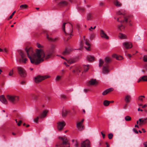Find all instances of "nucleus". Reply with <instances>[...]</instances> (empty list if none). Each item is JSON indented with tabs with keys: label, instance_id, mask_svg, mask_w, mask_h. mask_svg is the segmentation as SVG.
<instances>
[{
	"label": "nucleus",
	"instance_id": "nucleus-55",
	"mask_svg": "<svg viewBox=\"0 0 147 147\" xmlns=\"http://www.w3.org/2000/svg\"><path fill=\"white\" fill-rule=\"evenodd\" d=\"M93 28L92 26H91L90 28L89 29V30L91 32H92L93 31Z\"/></svg>",
	"mask_w": 147,
	"mask_h": 147
},
{
	"label": "nucleus",
	"instance_id": "nucleus-18",
	"mask_svg": "<svg viewBox=\"0 0 147 147\" xmlns=\"http://www.w3.org/2000/svg\"><path fill=\"white\" fill-rule=\"evenodd\" d=\"M48 112V111L47 110H44L39 115L40 118L41 119H42L45 118L47 115V114Z\"/></svg>",
	"mask_w": 147,
	"mask_h": 147
},
{
	"label": "nucleus",
	"instance_id": "nucleus-56",
	"mask_svg": "<svg viewBox=\"0 0 147 147\" xmlns=\"http://www.w3.org/2000/svg\"><path fill=\"white\" fill-rule=\"evenodd\" d=\"M46 98L48 101H49L51 100V97L49 96H47Z\"/></svg>",
	"mask_w": 147,
	"mask_h": 147
},
{
	"label": "nucleus",
	"instance_id": "nucleus-25",
	"mask_svg": "<svg viewBox=\"0 0 147 147\" xmlns=\"http://www.w3.org/2000/svg\"><path fill=\"white\" fill-rule=\"evenodd\" d=\"M113 3L114 5L117 7H120L122 5L121 3L117 0H114Z\"/></svg>",
	"mask_w": 147,
	"mask_h": 147
},
{
	"label": "nucleus",
	"instance_id": "nucleus-19",
	"mask_svg": "<svg viewBox=\"0 0 147 147\" xmlns=\"http://www.w3.org/2000/svg\"><path fill=\"white\" fill-rule=\"evenodd\" d=\"M100 34L101 37L102 38H105L107 39H109V37L107 35L103 30H100Z\"/></svg>",
	"mask_w": 147,
	"mask_h": 147
},
{
	"label": "nucleus",
	"instance_id": "nucleus-36",
	"mask_svg": "<svg viewBox=\"0 0 147 147\" xmlns=\"http://www.w3.org/2000/svg\"><path fill=\"white\" fill-rule=\"evenodd\" d=\"M89 66V65H84L83 66V68L84 69V71L85 72L87 71H88V70L89 69L88 66Z\"/></svg>",
	"mask_w": 147,
	"mask_h": 147
},
{
	"label": "nucleus",
	"instance_id": "nucleus-35",
	"mask_svg": "<svg viewBox=\"0 0 147 147\" xmlns=\"http://www.w3.org/2000/svg\"><path fill=\"white\" fill-rule=\"evenodd\" d=\"M110 103V102L107 100H105L103 103L104 105L105 106H108Z\"/></svg>",
	"mask_w": 147,
	"mask_h": 147
},
{
	"label": "nucleus",
	"instance_id": "nucleus-57",
	"mask_svg": "<svg viewBox=\"0 0 147 147\" xmlns=\"http://www.w3.org/2000/svg\"><path fill=\"white\" fill-rule=\"evenodd\" d=\"M101 134L102 135V136L103 138H105V134H104L103 133H102V132H101Z\"/></svg>",
	"mask_w": 147,
	"mask_h": 147
},
{
	"label": "nucleus",
	"instance_id": "nucleus-63",
	"mask_svg": "<svg viewBox=\"0 0 147 147\" xmlns=\"http://www.w3.org/2000/svg\"><path fill=\"white\" fill-rule=\"evenodd\" d=\"M147 106V105H146L145 104V105H144V106H142V108H144Z\"/></svg>",
	"mask_w": 147,
	"mask_h": 147
},
{
	"label": "nucleus",
	"instance_id": "nucleus-10",
	"mask_svg": "<svg viewBox=\"0 0 147 147\" xmlns=\"http://www.w3.org/2000/svg\"><path fill=\"white\" fill-rule=\"evenodd\" d=\"M72 68V72L78 75L79 73L80 72L81 70L80 67L79 65H76L74 66L71 67H70V69H71Z\"/></svg>",
	"mask_w": 147,
	"mask_h": 147
},
{
	"label": "nucleus",
	"instance_id": "nucleus-39",
	"mask_svg": "<svg viewBox=\"0 0 147 147\" xmlns=\"http://www.w3.org/2000/svg\"><path fill=\"white\" fill-rule=\"evenodd\" d=\"M13 69H12L11 70H10V71H9V76L13 77Z\"/></svg>",
	"mask_w": 147,
	"mask_h": 147
},
{
	"label": "nucleus",
	"instance_id": "nucleus-32",
	"mask_svg": "<svg viewBox=\"0 0 147 147\" xmlns=\"http://www.w3.org/2000/svg\"><path fill=\"white\" fill-rule=\"evenodd\" d=\"M67 62L70 64H71L75 62V61L72 59H65Z\"/></svg>",
	"mask_w": 147,
	"mask_h": 147
},
{
	"label": "nucleus",
	"instance_id": "nucleus-47",
	"mask_svg": "<svg viewBox=\"0 0 147 147\" xmlns=\"http://www.w3.org/2000/svg\"><path fill=\"white\" fill-rule=\"evenodd\" d=\"M17 118L18 121H19V120H22L23 119L22 117L21 116L19 115H18Z\"/></svg>",
	"mask_w": 147,
	"mask_h": 147
},
{
	"label": "nucleus",
	"instance_id": "nucleus-33",
	"mask_svg": "<svg viewBox=\"0 0 147 147\" xmlns=\"http://www.w3.org/2000/svg\"><path fill=\"white\" fill-rule=\"evenodd\" d=\"M119 36L121 39H125L126 38V36L125 35L120 33L119 34Z\"/></svg>",
	"mask_w": 147,
	"mask_h": 147
},
{
	"label": "nucleus",
	"instance_id": "nucleus-8",
	"mask_svg": "<svg viewBox=\"0 0 147 147\" xmlns=\"http://www.w3.org/2000/svg\"><path fill=\"white\" fill-rule=\"evenodd\" d=\"M66 24V23H64L62 25V29L63 31L64 32L66 36H70L68 37L67 38V41L72 36V35L71 34V33L72 32V30L71 28L69 30H67V31H66L65 30V25Z\"/></svg>",
	"mask_w": 147,
	"mask_h": 147
},
{
	"label": "nucleus",
	"instance_id": "nucleus-49",
	"mask_svg": "<svg viewBox=\"0 0 147 147\" xmlns=\"http://www.w3.org/2000/svg\"><path fill=\"white\" fill-rule=\"evenodd\" d=\"M143 60L145 62H147V56L145 55L144 57Z\"/></svg>",
	"mask_w": 147,
	"mask_h": 147
},
{
	"label": "nucleus",
	"instance_id": "nucleus-12",
	"mask_svg": "<svg viewBox=\"0 0 147 147\" xmlns=\"http://www.w3.org/2000/svg\"><path fill=\"white\" fill-rule=\"evenodd\" d=\"M68 4L69 3L67 1L62 0L57 4V5L59 8H62L67 6Z\"/></svg>",
	"mask_w": 147,
	"mask_h": 147
},
{
	"label": "nucleus",
	"instance_id": "nucleus-16",
	"mask_svg": "<svg viewBox=\"0 0 147 147\" xmlns=\"http://www.w3.org/2000/svg\"><path fill=\"white\" fill-rule=\"evenodd\" d=\"M84 121V119H82L81 122H78L77 123V127L78 129L81 131L84 129V126H82V123Z\"/></svg>",
	"mask_w": 147,
	"mask_h": 147
},
{
	"label": "nucleus",
	"instance_id": "nucleus-44",
	"mask_svg": "<svg viewBox=\"0 0 147 147\" xmlns=\"http://www.w3.org/2000/svg\"><path fill=\"white\" fill-rule=\"evenodd\" d=\"M113 136V135L112 134L110 133L108 134V138L109 139H111Z\"/></svg>",
	"mask_w": 147,
	"mask_h": 147
},
{
	"label": "nucleus",
	"instance_id": "nucleus-22",
	"mask_svg": "<svg viewBox=\"0 0 147 147\" xmlns=\"http://www.w3.org/2000/svg\"><path fill=\"white\" fill-rule=\"evenodd\" d=\"M142 81H147V76H144L141 77L138 81V82L139 83Z\"/></svg>",
	"mask_w": 147,
	"mask_h": 147
},
{
	"label": "nucleus",
	"instance_id": "nucleus-4",
	"mask_svg": "<svg viewBox=\"0 0 147 147\" xmlns=\"http://www.w3.org/2000/svg\"><path fill=\"white\" fill-rule=\"evenodd\" d=\"M59 138L60 140L56 145V147H69V143L65 137H59Z\"/></svg>",
	"mask_w": 147,
	"mask_h": 147
},
{
	"label": "nucleus",
	"instance_id": "nucleus-45",
	"mask_svg": "<svg viewBox=\"0 0 147 147\" xmlns=\"http://www.w3.org/2000/svg\"><path fill=\"white\" fill-rule=\"evenodd\" d=\"M40 118V117H37L36 118H35L34 119V121L36 123H38V120Z\"/></svg>",
	"mask_w": 147,
	"mask_h": 147
},
{
	"label": "nucleus",
	"instance_id": "nucleus-54",
	"mask_svg": "<svg viewBox=\"0 0 147 147\" xmlns=\"http://www.w3.org/2000/svg\"><path fill=\"white\" fill-rule=\"evenodd\" d=\"M37 46L38 48H41L42 47V46L38 43L37 44Z\"/></svg>",
	"mask_w": 147,
	"mask_h": 147
},
{
	"label": "nucleus",
	"instance_id": "nucleus-17",
	"mask_svg": "<svg viewBox=\"0 0 147 147\" xmlns=\"http://www.w3.org/2000/svg\"><path fill=\"white\" fill-rule=\"evenodd\" d=\"M131 96L129 94L126 95L124 97V100L126 103H129L131 100Z\"/></svg>",
	"mask_w": 147,
	"mask_h": 147
},
{
	"label": "nucleus",
	"instance_id": "nucleus-37",
	"mask_svg": "<svg viewBox=\"0 0 147 147\" xmlns=\"http://www.w3.org/2000/svg\"><path fill=\"white\" fill-rule=\"evenodd\" d=\"M131 117L129 116H127L125 117V119L127 121H129L131 120Z\"/></svg>",
	"mask_w": 147,
	"mask_h": 147
},
{
	"label": "nucleus",
	"instance_id": "nucleus-23",
	"mask_svg": "<svg viewBox=\"0 0 147 147\" xmlns=\"http://www.w3.org/2000/svg\"><path fill=\"white\" fill-rule=\"evenodd\" d=\"M93 17V14L91 13H88L87 15V19L88 20H91Z\"/></svg>",
	"mask_w": 147,
	"mask_h": 147
},
{
	"label": "nucleus",
	"instance_id": "nucleus-60",
	"mask_svg": "<svg viewBox=\"0 0 147 147\" xmlns=\"http://www.w3.org/2000/svg\"><path fill=\"white\" fill-rule=\"evenodd\" d=\"M88 91V90L87 89H85L84 90V91L85 93H87Z\"/></svg>",
	"mask_w": 147,
	"mask_h": 147
},
{
	"label": "nucleus",
	"instance_id": "nucleus-51",
	"mask_svg": "<svg viewBox=\"0 0 147 147\" xmlns=\"http://www.w3.org/2000/svg\"><path fill=\"white\" fill-rule=\"evenodd\" d=\"M104 5V3L103 2H100L99 3V5L100 6L102 7Z\"/></svg>",
	"mask_w": 147,
	"mask_h": 147
},
{
	"label": "nucleus",
	"instance_id": "nucleus-28",
	"mask_svg": "<svg viewBox=\"0 0 147 147\" xmlns=\"http://www.w3.org/2000/svg\"><path fill=\"white\" fill-rule=\"evenodd\" d=\"M112 56L113 58H115L117 60H121L123 59L122 56H119L115 54L113 55Z\"/></svg>",
	"mask_w": 147,
	"mask_h": 147
},
{
	"label": "nucleus",
	"instance_id": "nucleus-34",
	"mask_svg": "<svg viewBox=\"0 0 147 147\" xmlns=\"http://www.w3.org/2000/svg\"><path fill=\"white\" fill-rule=\"evenodd\" d=\"M69 112V111H67L66 110L63 111L62 112V116L63 117H65Z\"/></svg>",
	"mask_w": 147,
	"mask_h": 147
},
{
	"label": "nucleus",
	"instance_id": "nucleus-43",
	"mask_svg": "<svg viewBox=\"0 0 147 147\" xmlns=\"http://www.w3.org/2000/svg\"><path fill=\"white\" fill-rule=\"evenodd\" d=\"M80 45V49H78L79 50H81L82 49L83 47V42H82V41H81V42Z\"/></svg>",
	"mask_w": 147,
	"mask_h": 147
},
{
	"label": "nucleus",
	"instance_id": "nucleus-27",
	"mask_svg": "<svg viewBox=\"0 0 147 147\" xmlns=\"http://www.w3.org/2000/svg\"><path fill=\"white\" fill-rule=\"evenodd\" d=\"M0 100L3 103L5 104L7 103V101L6 99L3 95L1 96H0Z\"/></svg>",
	"mask_w": 147,
	"mask_h": 147
},
{
	"label": "nucleus",
	"instance_id": "nucleus-53",
	"mask_svg": "<svg viewBox=\"0 0 147 147\" xmlns=\"http://www.w3.org/2000/svg\"><path fill=\"white\" fill-rule=\"evenodd\" d=\"M143 145L144 147H147V141L144 142L143 144Z\"/></svg>",
	"mask_w": 147,
	"mask_h": 147
},
{
	"label": "nucleus",
	"instance_id": "nucleus-7",
	"mask_svg": "<svg viewBox=\"0 0 147 147\" xmlns=\"http://www.w3.org/2000/svg\"><path fill=\"white\" fill-rule=\"evenodd\" d=\"M51 76L48 75H45L44 76H41L38 75L34 78V80L35 82L36 83H38L42 81L45 80V79L49 78Z\"/></svg>",
	"mask_w": 147,
	"mask_h": 147
},
{
	"label": "nucleus",
	"instance_id": "nucleus-59",
	"mask_svg": "<svg viewBox=\"0 0 147 147\" xmlns=\"http://www.w3.org/2000/svg\"><path fill=\"white\" fill-rule=\"evenodd\" d=\"M126 55L127 57H131V55L130 54H128V53L126 54Z\"/></svg>",
	"mask_w": 147,
	"mask_h": 147
},
{
	"label": "nucleus",
	"instance_id": "nucleus-46",
	"mask_svg": "<svg viewBox=\"0 0 147 147\" xmlns=\"http://www.w3.org/2000/svg\"><path fill=\"white\" fill-rule=\"evenodd\" d=\"M16 12V11H14L11 14V15L9 16L8 18V20L11 19L12 18L13 16L14 15V14Z\"/></svg>",
	"mask_w": 147,
	"mask_h": 147
},
{
	"label": "nucleus",
	"instance_id": "nucleus-24",
	"mask_svg": "<svg viewBox=\"0 0 147 147\" xmlns=\"http://www.w3.org/2000/svg\"><path fill=\"white\" fill-rule=\"evenodd\" d=\"M113 89L111 88H109L104 91L102 93V95H105L107 94L109 92L112 91Z\"/></svg>",
	"mask_w": 147,
	"mask_h": 147
},
{
	"label": "nucleus",
	"instance_id": "nucleus-48",
	"mask_svg": "<svg viewBox=\"0 0 147 147\" xmlns=\"http://www.w3.org/2000/svg\"><path fill=\"white\" fill-rule=\"evenodd\" d=\"M78 9L82 11H83L84 10V8L81 7H78Z\"/></svg>",
	"mask_w": 147,
	"mask_h": 147
},
{
	"label": "nucleus",
	"instance_id": "nucleus-1",
	"mask_svg": "<svg viewBox=\"0 0 147 147\" xmlns=\"http://www.w3.org/2000/svg\"><path fill=\"white\" fill-rule=\"evenodd\" d=\"M55 46L52 45L50 49L45 53L41 49H36V53L34 52L32 48L25 49L31 63L33 64L38 65L44 61V59L47 60L50 58L54 52Z\"/></svg>",
	"mask_w": 147,
	"mask_h": 147
},
{
	"label": "nucleus",
	"instance_id": "nucleus-64",
	"mask_svg": "<svg viewBox=\"0 0 147 147\" xmlns=\"http://www.w3.org/2000/svg\"><path fill=\"white\" fill-rule=\"evenodd\" d=\"M25 83V81H22L21 83V84L23 85Z\"/></svg>",
	"mask_w": 147,
	"mask_h": 147
},
{
	"label": "nucleus",
	"instance_id": "nucleus-41",
	"mask_svg": "<svg viewBox=\"0 0 147 147\" xmlns=\"http://www.w3.org/2000/svg\"><path fill=\"white\" fill-rule=\"evenodd\" d=\"M61 77L62 76H57L56 78V80H55L56 81H59V80H60L61 78Z\"/></svg>",
	"mask_w": 147,
	"mask_h": 147
},
{
	"label": "nucleus",
	"instance_id": "nucleus-20",
	"mask_svg": "<svg viewBox=\"0 0 147 147\" xmlns=\"http://www.w3.org/2000/svg\"><path fill=\"white\" fill-rule=\"evenodd\" d=\"M140 122L139 125L141 126L143 124H146L147 123V118H144L140 119H139Z\"/></svg>",
	"mask_w": 147,
	"mask_h": 147
},
{
	"label": "nucleus",
	"instance_id": "nucleus-11",
	"mask_svg": "<svg viewBox=\"0 0 147 147\" xmlns=\"http://www.w3.org/2000/svg\"><path fill=\"white\" fill-rule=\"evenodd\" d=\"M98 82L96 79H92L87 81L86 85L88 86H90L97 85Z\"/></svg>",
	"mask_w": 147,
	"mask_h": 147
},
{
	"label": "nucleus",
	"instance_id": "nucleus-52",
	"mask_svg": "<svg viewBox=\"0 0 147 147\" xmlns=\"http://www.w3.org/2000/svg\"><path fill=\"white\" fill-rule=\"evenodd\" d=\"M133 130L136 134H138V131L137 130L135 129L134 128L133 129Z\"/></svg>",
	"mask_w": 147,
	"mask_h": 147
},
{
	"label": "nucleus",
	"instance_id": "nucleus-58",
	"mask_svg": "<svg viewBox=\"0 0 147 147\" xmlns=\"http://www.w3.org/2000/svg\"><path fill=\"white\" fill-rule=\"evenodd\" d=\"M32 97L33 98H34L35 99H36L37 98V96L36 95H33Z\"/></svg>",
	"mask_w": 147,
	"mask_h": 147
},
{
	"label": "nucleus",
	"instance_id": "nucleus-62",
	"mask_svg": "<svg viewBox=\"0 0 147 147\" xmlns=\"http://www.w3.org/2000/svg\"><path fill=\"white\" fill-rule=\"evenodd\" d=\"M64 64L66 66H69V65H68L67 64V63H66V62H64Z\"/></svg>",
	"mask_w": 147,
	"mask_h": 147
},
{
	"label": "nucleus",
	"instance_id": "nucleus-42",
	"mask_svg": "<svg viewBox=\"0 0 147 147\" xmlns=\"http://www.w3.org/2000/svg\"><path fill=\"white\" fill-rule=\"evenodd\" d=\"M61 98H63L64 100H66L67 99V96L64 95H61Z\"/></svg>",
	"mask_w": 147,
	"mask_h": 147
},
{
	"label": "nucleus",
	"instance_id": "nucleus-38",
	"mask_svg": "<svg viewBox=\"0 0 147 147\" xmlns=\"http://www.w3.org/2000/svg\"><path fill=\"white\" fill-rule=\"evenodd\" d=\"M143 98H144L145 96H141L139 97L138 98V100H140V101L142 102L143 101Z\"/></svg>",
	"mask_w": 147,
	"mask_h": 147
},
{
	"label": "nucleus",
	"instance_id": "nucleus-21",
	"mask_svg": "<svg viewBox=\"0 0 147 147\" xmlns=\"http://www.w3.org/2000/svg\"><path fill=\"white\" fill-rule=\"evenodd\" d=\"M84 39L85 41V44L87 46V47H85L86 49L88 50L89 51L90 50V44L88 40L86 39H85V36H84Z\"/></svg>",
	"mask_w": 147,
	"mask_h": 147
},
{
	"label": "nucleus",
	"instance_id": "nucleus-6",
	"mask_svg": "<svg viewBox=\"0 0 147 147\" xmlns=\"http://www.w3.org/2000/svg\"><path fill=\"white\" fill-rule=\"evenodd\" d=\"M18 52L20 56L19 61L20 62H22L23 63H26L28 59L26 58V53L21 50H19Z\"/></svg>",
	"mask_w": 147,
	"mask_h": 147
},
{
	"label": "nucleus",
	"instance_id": "nucleus-3",
	"mask_svg": "<svg viewBox=\"0 0 147 147\" xmlns=\"http://www.w3.org/2000/svg\"><path fill=\"white\" fill-rule=\"evenodd\" d=\"M111 61V59L109 57H106L105 59V63L104 62L102 59H100L99 60V67H101L102 65V72L103 73L105 74H108L109 71V63Z\"/></svg>",
	"mask_w": 147,
	"mask_h": 147
},
{
	"label": "nucleus",
	"instance_id": "nucleus-5",
	"mask_svg": "<svg viewBox=\"0 0 147 147\" xmlns=\"http://www.w3.org/2000/svg\"><path fill=\"white\" fill-rule=\"evenodd\" d=\"M7 98L9 101L13 104L16 103L19 100V97L14 95H8L7 96Z\"/></svg>",
	"mask_w": 147,
	"mask_h": 147
},
{
	"label": "nucleus",
	"instance_id": "nucleus-13",
	"mask_svg": "<svg viewBox=\"0 0 147 147\" xmlns=\"http://www.w3.org/2000/svg\"><path fill=\"white\" fill-rule=\"evenodd\" d=\"M81 147H90V142L89 140L86 139L81 143Z\"/></svg>",
	"mask_w": 147,
	"mask_h": 147
},
{
	"label": "nucleus",
	"instance_id": "nucleus-31",
	"mask_svg": "<svg viewBox=\"0 0 147 147\" xmlns=\"http://www.w3.org/2000/svg\"><path fill=\"white\" fill-rule=\"evenodd\" d=\"M28 7L27 5L26 4L22 5L20 7L19 10H23L26 9Z\"/></svg>",
	"mask_w": 147,
	"mask_h": 147
},
{
	"label": "nucleus",
	"instance_id": "nucleus-2",
	"mask_svg": "<svg viewBox=\"0 0 147 147\" xmlns=\"http://www.w3.org/2000/svg\"><path fill=\"white\" fill-rule=\"evenodd\" d=\"M117 14V15H122L123 18V20H120L121 17H119L117 18V20L121 23L120 25L118 26V29L119 30H123L125 27V24L127 23L128 22H130L129 19V17L125 15V13L122 11H118Z\"/></svg>",
	"mask_w": 147,
	"mask_h": 147
},
{
	"label": "nucleus",
	"instance_id": "nucleus-26",
	"mask_svg": "<svg viewBox=\"0 0 147 147\" xmlns=\"http://www.w3.org/2000/svg\"><path fill=\"white\" fill-rule=\"evenodd\" d=\"M46 37L49 40L51 41L55 42L57 41L58 38H52L51 37H50L47 33L46 34Z\"/></svg>",
	"mask_w": 147,
	"mask_h": 147
},
{
	"label": "nucleus",
	"instance_id": "nucleus-29",
	"mask_svg": "<svg viewBox=\"0 0 147 147\" xmlns=\"http://www.w3.org/2000/svg\"><path fill=\"white\" fill-rule=\"evenodd\" d=\"M87 59L89 62H92L94 61V57L93 56L88 55L87 56Z\"/></svg>",
	"mask_w": 147,
	"mask_h": 147
},
{
	"label": "nucleus",
	"instance_id": "nucleus-15",
	"mask_svg": "<svg viewBox=\"0 0 147 147\" xmlns=\"http://www.w3.org/2000/svg\"><path fill=\"white\" fill-rule=\"evenodd\" d=\"M123 46L126 49L131 48L132 47V44L130 42H125L123 43Z\"/></svg>",
	"mask_w": 147,
	"mask_h": 147
},
{
	"label": "nucleus",
	"instance_id": "nucleus-50",
	"mask_svg": "<svg viewBox=\"0 0 147 147\" xmlns=\"http://www.w3.org/2000/svg\"><path fill=\"white\" fill-rule=\"evenodd\" d=\"M22 123V121L21 120H19V122L17 123V125L18 126H20L21 125V123Z\"/></svg>",
	"mask_w": 147,
	"mask_h": 147
},
{
	"label": "nucleus",
	"instance_id": "nucleus-40",
	"mask_svg": "<svg viewBox=\"0 0 147 147\" xmlns=\"http://www.w3.org/2000/svg\"><path fill=\"white\" fill-rule=\"evenodd\" d=\"M95 36V35L94 34H90V39L91 40H92L94 39Z\"/></svg>",
	"mask_w": 147,
	"mask_h": 147
},
{
	"label": "nucleus",
	"instance_id": "nucleus-14",
	"mask_svg": "<svg viewBox=\"0 0 147 147\" xmlns=\"http://www.w3.org/2000/svg\"><path fill=\"white\" fill-rule=\"evenodd\" d=\"M57 128L58 130L61 131L65 125V123L64 121L59 122L57 123Z\"/></svg>",
	"mask_w": 147,
	"mask_h": 147
},
{
	"label": "nucleus",
	"instance_id": "nucleus-61",
	"mask_svg": "<svg viewBox=\"0 0 147 147\" xmlns=\"http://www.w3.org/2000/svg\"><path fill=\"white\" fill-rule=\"evenodd\" d=\"M4 51L5 53H6L7 52V50L6 48L4 49V51Z\"/></svg>",
	"mask_w": 147,
	"mask_h": 147
},
{
	"label": "nucleus",
	"instance_id": "nucleus-30",
	"mask_svg": "<svg viewBox=\"0 0 147 147\" xmlns=\"http://www.w3.org/2000/svg\"><path fill=\"white\" fill-rule=\"evenodd\" d=\"M71 49L66 48L65 50L63 52V54L64 55H68L69 54L70 52L71 51Z\"/></svg>",
	"mask_w": 147,
	"mask_h": 147
},
{
	"label": "nucleus",
	"instance_id": "nucleus-9",
	"mask_svg": "<svg viewBox=\"0 0 147 147\" xmlns=\"http://www.w3.org/2000/svg\"><path fill=\"white\" fill-rule=\"evenodd\" d=\"M18 73L19 75L22 77H25L26 76V74L24 69L20 67H17Z\"/></svg>",
	"mask_w": 147,
	"mask_h": 147
}]
</instances>
